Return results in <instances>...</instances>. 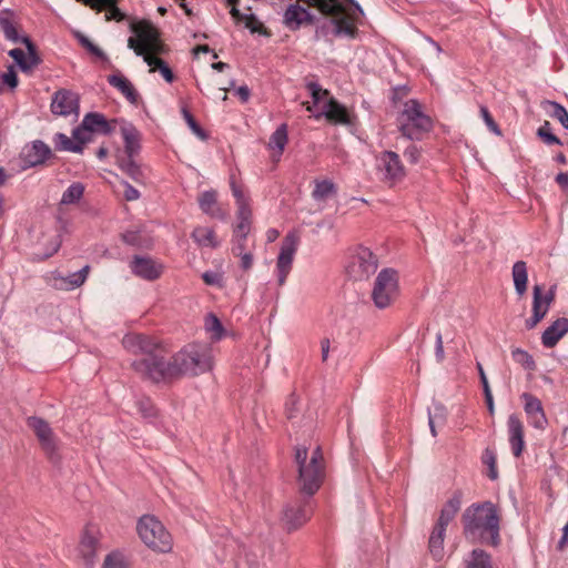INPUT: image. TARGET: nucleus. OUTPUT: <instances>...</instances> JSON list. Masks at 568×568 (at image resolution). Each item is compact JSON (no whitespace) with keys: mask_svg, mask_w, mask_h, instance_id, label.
Listing matches in <instances>:
<instances>
[{"mask_svg":"<svg viewBox=\"0 0 568 568\" xmlns=\"http://www.w3.org/2000/svg\"><path fill=\"white\" fill-rule=\"evenodd\" d=\"M568 333V318H557L548 326L541 335V343L545 347L551 348Z\"/></svg>","mask_w":568,"mask_h":568,"instance_id":"22","label":"nucleus"},{"mask_svg":"<svg viewBox=\"0 0 568 568\" xmlns=\"http://www.w3.org/2000/svg\"><path fill=\"white\" fill-rule=\"evenodd\" d=\"M98 542L97 537L91 532V530L87 529L80 542V552L88 568H93L95 564Z\"/></svg>","mask_w":568,"mask_h":568,"instance_id":"25","label":"nucleus"},{"mask_svg":"<svg viewBox=\"0 0 568 568\" xmlns=\"http://www.w3.org/2000/svg\"><path fill=\"white\" fill-rule=\"evenodd\" d=\"M515 291L519 296H523L527 291L528 273L527 264L524 261H517L511 270Z\"/></svg>","mask_w":568,"mask_h":568,"instance_id":"30","label":"nucleus"},{"mask_svg":"<svg viewBox=\"0 0 568 568\" xmlns=\"http://www.w3.org/2000/svg\"><path fill=\"white\" fill-rule=\"evenodd\" d=\"M523 408L527 417L528 424L538 430L544 432L548 426V418L546 416L541 400L531 393H523L520 395Z\"/></svg>","mask_w":568,"mask_h":568,"instance_id":"11","label":"nucleus"},{"mask_svg":"<svg viewBox=\"0 0 568 568\" xmlns=\"http://www.w3.org/2000/svg\"><path fill=\"white\" fill-rule=\"evenodd\" d=\"M342 19V34L349 39H355L358 34V30L355 26L349 23L345 18Z\"/></svg>","mask_w":568,"mask_h":568,"instance_id":"60","label":"nucleus"},{"mask_svg":"<svg viewBox=\"0 0 568 568\" xmlns=\"http://www.w3.org/2000/svg\"><path fill=\"white\" fill-rule=\"evenodd\" d=\"M325 116L329 122L345 126H354L356 116L334 98H327L322 105V111L315 115L316 119Z\"/></svg>","mask_w":568,"mask_h":568,"instance_id":"14","label":"nucleus"},{"mask_svg":"<svg viewBox=\"0 0 568 568\" xmlns=\"http://www.w3.org/2000/svg\"><path fill=\"white\" fill-rule=\"evenodd\" d=\"M108 82L118 89L131 103H136L139 94L132 83L122 74L115 73L108 77Z\"/></svg>","mask_w":568,"mask_h":568,"instance_id":"26","label":"nucleus"},{"mask_svg":"<svg viewBox=\"0 0 568 568\" xmlns=\"http://www.w3.org/2000/svg\"><path fill=\"white\" fill-rule=\"evenodd\" d=\"M303 7L298 3H291L283 13V23L291 31L298 30L303 24Z\"/></svg>","mask_w":568,"mask_h":568,"instance_id":"28","label":"nucleus"},{"mask_svg":"<svg viewBox=\"0 0 568 568\" xmlns=\"http://www.w3.org/2000/svg\"><path fill=\"white\" fill-rule=\"evenodd\" d=\"M463 535L470 544L491 547L500 545V516L491 501L475 503L462 515Z\"/></svg>","mask_w":568,"mask_h":568,"instance_id":"3","label":"nucleus"},{"mask_svg":"<svg viewBox=\"0 0 568 568\" xmlns=\"http://www.w3.org/2000/svg\"><path fill=\"white\" fill-rule=\"evenodd\" d=\"M50 109L54 115L59 116L78 115L80 110L78 93L67 89L55 91L52 95Z\"/></svg>","mask_w":568,"mask_h":568,"instance_id":"13","label":"nucleus"},{"mask_svg":"<svg viewBox=\"0 0 568 568\" xmlns=\"http://www.w3.org/2000/svg\"><path fill=\"white\" fill-rule=\"evenodd\" d=\"M102 568H128V564L124 556L115 551L105 557Z\"/></svg>","mask_w":568,"mask_h":568,"instance_id":"51","label":"nucleus"},{"mask_svg":"<svg viewBox=\"0 0 568 568\" xmlns=\"http://www.w3.org/2000/svg\"><path fill=\"white\" fill-rule=\"evenodd\" d=\"M144 61L151 67V72L159 71L164 80L169 83L173 82L174 74L166 62L160 58L154 57L153 54H145Z\"/></svg>","mask_w":568,"mask_h":568,"instance_id":"32","label":"nucleus"},{"mask_svg":"<svg viewBox=\"0 0 568 568\" xmlns=\"http://www.w3.org/2000/svg\"><path fill=\"white\" fill-rule=\"evenodd\" d=\"M287 140V125L283 123L270 136L268 148L277 151L278 155H281L285 149Z\"/></svg>","mask_w":568,"mask_h":568,"instance_id":"33","label":"nucleus"},{"mask_svg":"<svg viewBox=\"0 0 568 568\" xmlns=\"http://www.w3.org/2000/svg\"><path fill=\"white\" fill-rule=\"evenodd\" d=\"M122 345L131 353H141L142 358L132 362L133 369L153 383L168 382L181 375H200L212 368L213 352L205 344H190L178 352L171 361L165 351L152 337L143 334H126Z\"/></svg>","mask_w":568,"mask_h":568,"instance_id":"1","label":"nucleus"},{"mask_svg":"<svg viewBox=\"0 0 568 568\" xmlns=\"http://www.w3.org/2000/svg\"><path fill=\"white\" fill-rule=\"evenodd\" d=\"M138 406L142 416L150 423L155 424V419L158 418V410L153 404L149 399H142L138 403Z\"/></svg>","mask_w":568,"mask_h":568,"instance_id":"49","label":"nucleus"},{"mask_svg":"<svg viewBox=\"0 0 568 568\" xmlns=\"http://www.w3.org/2000/svg\"><path fill=\"white\" fill-rule=\"evenodd\" d=\"M465 568H494L491 556L484 549H473L464 559Z\"/></svg>","mask_w":568,"mask_h":568,"instance_id":"29","label":"nucleus"},{"mask_svg":"<svg viewBox=\"0 0 568 568\" xmlns=\"http://www.w3.org/2000/svg\"><path fill=\"white\" fill-rule=\"evenodd\" d=\"M28 426L34 432L42 449L53 457L57 452V439L49 423L40 417H29L27 420Z\"/></svg>","mask_w":568,"mask_h":568,"instance_id":"15","label":"nucleus"},{"mask_svg":"<svg viewBox=\"0 0 568 568\" xmlns=\"http://www.w3.org/2000/svg\"><path fill=\"white\" fill-rule=\"evenodd\" d=\"M483 465L487 466L488 473L487 476L491 480H496L498 478V469H497V456L496 452L489 447H487L481 455Z\"/></svg>","mask_w":568,"mask_h":568,"instance_id":"37","label":"nucleus"},{"mask_svg":"<svg viewBox=\"0 0 568 568\" xmlns=\"http://www.w3.org/2000/svg\"><path fill=\"white\" fill-rule=\"evenodd\" d=\"M306 88H307L308 92L311 93V97L313 99V103L315 105L320 104L321 101L324 98H327L328 94H329L328 91L327 90H323L322 87L317 82H308L306 84Z\"/></svg>","mask_w":568,"mask_h":568,"instance_id":"52","label":"nucleus"},{"mask_svg":"<svg viewBox=\"0 0 568 568\" xmlns=\"http://www.w3.org/2000/svg\"><path fill=\"white\" fill-rule=\"evenodd\" d=\"M377 257L367 247L359 246L347 265L349 276L356 281L367 278L377 270Z\"/></svg>","mask_w":568,"mask_h":568,"instance_id":"9","label":"nucleus"},{"mask_svg":"<svg viewBox=\"0 0 568 568\" xmlns=\"http://www.w3.org/2000/svg\"><path fill=\"white\" fill-rule=\"evenodd\" d=\"M89 268L90 267L88 265H85L81 270H79V271L70 274L68 277L63 278V282L65 283V288L73 290L75 287L81 286L88 277Z\"/></svg>","mask_w":568,"mask_h":568,"instance_id":"44","label":"nucleus"},{"mask_svg":"<svg viewBox=\"0 0 568 568\" xmlns=\"http://www.w3.org/2000/svg\"><path fill=\"white\" fill-rule=\"evenodd\" d=\"M240 258V267L247 272L253 267L254 264V255L252 250H248L247 252H243L241 255H235Z\"/></svg>","mask_w":568,"mask_h":568,"instance_id":"58","label":"nucleus"},{"mask_svg":"<svg viewBox=\"0 0 568 568\" xmlns=\"http://www.w3.org/2000/svg\"><path fill=\"white\" fill-rule=\"evenodd\" d=\"M205 328L212 334L211 337L214 341H220L224 334V328L221 321L213 313L206 315Z\"/></svg>","mask_w":568,"mask_h":568,"instance_id":"40","label":"nucleus"},{"mask_svg":"<svg viewBox=\"0 0 568 568\" xmlns=\"http://www.w3.org/2000/svg\"><path fill=\"white\" fill-rule=\"evenodd\" d=\"M78 2L90 7L93 10H97L98 12H101L102 10L106 9L108 12L105 14V20H116L120 21L124 18V14L121 12V10L116 7V3L119 0H77Z\"/></svg>","mask_w":568,"mask_h":568,"instance_id":"23","label":"nucleus"},{"mask_svg":"<svg viewBox=\"0 0 568 568\" xmlns=\"http://www.w3.org/2000/svg\"><path fill=\"white\" fill-rule=\"evenodd\" d=\"M123 186H124L123 196L126 201H135V200L140 199V196H141L140 192L135 187H133L131 184H129L128 182H123Z\"/></svg>","mask_w":568,"mask_h":568,"instance_id":"62","label":"nucleus"},{"mask_svg":"<svg viewBox=\"0 0 568 568\" xmlns=\"http://www.w3.org/2000/svg\"><path fill=\"white\" fill-rule=\"evenodd\" d=\"M14 16V11H12L11 9H2L0 11V29L2 30L6 39L13 43H23L27 48V55H40L36 44L31 41L29 37L19 36Z\"/></svg>","mask_w":568,"mask_h":568,"instance_id":"10","label":"nucleus"},{"mask_svg":"<svg viewBox=\"0 0 568 568\" xmlns=\"http://www.w3.org/2000/svg\"><path fill=\"white\" fill-rule=\"evenodd\" d=\"M0 80L2 85L7 84L10 89L18 87V77L12 65L8 67L7 72L0 75Z\"/></svg>","mask_w":568,"mask_h":568,"instance_id":"56","label":"nucleus"},{"mask_svg":"<svg viewBox=\"0 0 568 568\" xmlns=\"http://www.w3.org/2000/svg\"><path fill=\"white\" fill-rule=\"evenodd\" d=\"M132 31L139 38L141 44L145 48L146 53L159 52L161 43L159 41L156 29L146 21L132 26Z\"/></svg>","mask_w":568,"mask_h":568,"instance_id":"17","label":"nucleus"},{"mask_svg":"<svg viewBox=\"0 0 568 568\" xmlns=\"http://www.w3.org/2000/svg\"><path fill=\"white\" fill-rule=\"evenodd\" d=\"M295 463L297 465V483L303 495L286 504L282 520L288 531L304 525L313 511L312 496L320 489L324 479V459L321 447L317 446L308 455L306 447H296Z\"/></svg>","mask_w":568,"mask_h":568,"instance_id":"2","label":"nucleus"},{"mask_svg":"<svg viewBox=\"0 0 568 568\" xmlns=\"http://www.w3.org/2000/svg\"><path fill=\"white\" fill-rule=\"evenodd\" d=\"M404 156L410 162V163H417L420 156V151L416 145H409L405 152Z\"/></svg>","mask_w":568,"mask_h":568,"instance_id":"63","label":"nucleus"},{"mask_svg":"<svg viewBox=\"0 0 568 568\" xmlns=\"http://www.w3.org/2000/svg\"><path fill=\"white\" fill-rule=\"evenodd\" d=\"M131 270L134 275L148 281H154L162 274V265L146 256H134Z\"/></svg>","mask_w":568,"mask_h":568,"instance_id":"18","label":"nucleus"},{"mask_svg":"<svg viewBox=\"0 0 568 568\" xmlns=\"http://www.w3.org/2000/svg\"><path fill=\"white\" fill-rule=\"evenodd\" d=\"M479 113H480V116L484 120L485 124L487 125L488 130L496 135H501V131H500L498 124L495 122L494 118L491 116L487 106L480 105Z\"/></svg>","mask_w":568,"mask_h":568,"instance_id":"53","label":"nucleus"},{"mask_svg":"<svg viewBox=\"0 0 568 568\" xmlns=\"http://www.w3.org/2000/svg\"><path fill=\"white\" fill-rule=\"evenodd\" d=\"M90 133L87 129L83 128V122L72 131V138L75 140L74 144H80L83 149V145L91 140Z\"/></svg>","mask_w":568,"mask_h":568,"instance_id":"55","label":"nucleus"},{"mask_svg":"<svg viewBox=\"0 0 568 568\" xmlns=\"http://www.w3.org/2000/svg\"><path fill=\"white\" fill-rule=\"evenodd\" d=\"M446 528L435 525L428 540L429 552L437 561L444 557V540Z\"/></svg>","mask_w":568,"mask_h":568,"instance_id":"27","label":"nucleus"},{"mask_svg":"<svg viewBox=\"0 0 568 568\" xmlns=\"http://www.w3.org/2000/svg\"><path fill=\"white\" fill-rule=\"evenodd\" d=\"M555 295L556 286H551L547 293L542 292V287L540 285H535L532 288V301H536L537 298L539 306H551L555 301Z\"/></svg>","mask_w":568,"mask_h":568,"instance_id":"45","label":"nucleus"},{"mask_svg":"<svg viewBox=\"0 0 568 568\" xmlns=\"http://www.w3.org/2000/svg\"><path fill=\"white\" fill-rule=\"evenodd\" d=\"M337 189L335 184L329 180L316 181L315 187L312 192V196L315 201H324L327 197L335 195Z\"/></svg>","mask_w":568,"mask_h":568,"instance_id":"35","label":"nucleus"},{"mask_svg":"<svg viewBox=\"0 0 568 568\" xmlns=\"http://www.w3.org/2000/svg\"><path fill=\"white\" fill-rule=\"evenodd\" d=\"M300 244V236L295 232H288L282 241L276 260V275L278 285H284L290 274L295 253Z\"/></svg>","mask_w":568,"mask_h":568,"instance_id":"8","label":"nucleus"},{"mask_svg":"<svg viewBox=\"0 0 568 568\" xmlns=\"http://www.w3.org/2000/svg\"><path fill=\"white\" fill-rule=\"evenodd\" d=\"M52 156L51 148L42 140H34L27 143L21 153L20 159L22 169H31L44 164Z\"/></svg>","mask_w":568,"mask_h":568,"instance_id":"12","label":"nucleus"},{"mask_svg":"<svg viewBox=\"0 0 568 568\" xmlns=\"http://www.w3.org/2000/svg\"><path fill=\"white\" fill-rule=\"evenodd\" d=\"M53 142L58 151L82 153V148L80 146V144H74V142L64 133H55Z\"/></svg>","mask_w":568,"mask_h":568,"instance_id":"38","label":"nucleus"},{"mask_svg":"<svg viewBox=\"0 0 568 568\" xmlns=\"http://www.w3.org/2000/svg\"><path fill=\"white\" fill-rule=\"evenodd\" d=\"M181 113L183 115V119L185 120L187 126L192 131L194 135H196L200 140L205 141L207 139V133L204 131V129L201 128V125L195 121L192 113L187 110L186 106L181 108Z\"/></svg>","mask_w":568,"mask_h":568,"instance_id":"42","label":"nucleus"},{"mask_svg":"<svg viewBox=\"0 0 568 568\" xmlns=\"http://www.w3.org/2000/svg\"><path fill=\"white\" fill-rule=\"evenodd\" d=\"M376 169L382 174V181L393 186L402 182L406 175L399 155L394 151H383L376 158Z\"/></svg>","mask_w":568,"mask_h":568,"instance_id":"7","label":"nucleus"},{"mask_svg":"<svg viewBox=\"0 0 568 568\" xmlns=\"http://www.w3.org/2000/svg\"><path fill=\"white\" fill-rule=\"evenodd\" d=\"M192 239L200 245L206 247H216L219 242L215 240V233L207 227H196L192 232Z\"/></svg>","mask_w":568,"mask_h":568,"instance_id":"34","label":"nucleus"},{"mask_svg":"<svg viewBox=\"0 0 568 568\" xmlns=\"http://www.w3.org/2000/svg\"><path fill=\"white\" fill-rule=\"evenodd\" d=\"M23 63H24L26 68L22 65V67H20V70L23 73H30V72H32V70L34 68H37L38 65H40L42 63V59L40 55L32 57V55L24 54Z\"/></svg>","mask_w":568,"mask_h":568,"instance_id":"57","label":"nucleus"},{"mask_svg":"<svg viewBox=\"0 0 568 568\" xmlns=\"http://www.w3.org/2000/svg\"><path fill=\"white\" fill-rule=\"evenodd\" d=\"M128 47L130 49H132L136 55H141L144 58V55L148 54L145 52V48L141 44V42L139 41V38L136 36L130 37L128 39Z\"/></svg>","mask_w":568,"mask_h":568,"instance_id":"61","label":"nucleus"},{"mask_svg":"<svg viewBox=\"0 0 568 568\" xmlns=\"http://www.w3.org/2000/svg\"><path fill=\"white\" fill-rule=\"evenodd\" d=\"M120 124V132L124 143L125 156H136L141 150L140 131L131 122L121 120Z\"/></svg>","mask_w":568,"mask_h":568,"instance_id":"19","label":"nucleus"},{"mask_svg":"<svg viewBox=\"0 0 568 568\" xmlns=\"http://www.w3.org/2000/svg\"><path fill=\"white\" fill-rule=\"evenodd\" d=\"M141 540L151 549L159 552H169L172 549V538L163 524L154 516L144 515L136 526Z\"/></svg>","mask_w":568,"mask_h":568,"instance_id":"4","label":"nucleus"},{"mask_svg":"<svg viewBox=\"0 0 568 568\" xmlns=\"http://www.w3.org/2000/svg\"><path fill=\"white\" fill-rule=\"evenodd\" d=\"M230 13H231L232 18L235 19L236 21H244L245 28L250 29L251 32L254 33L257 31V28L255 26L256 18L254 14L242 13L236 7H232Z\"/></svg>","mask_w":568,"mask_h":568,"instance_id":"47","label":"nucleus"},{"mask_svg":"<svg viewBox=\"0 0 568 568\" xmlns=\"http://www.w3.org/2000/svg\"><path fill=\"white\" fill-rule=\"evenodd\" d=\"M427 414L428 418H432L439 426H443L447 420V410L440 403H435L433 410L428 409Z\"/></svg>","mask_w":568,"mask_h":568,"instance_id":"50","label":"nucleus"},{"mask_svg":"<svg viewBox=\"0 0 568 568\" xmlns=\"http://www.w3.org/2000/svg\"><path fill=\"white\" fill-rule=\"evenodd\" d=\"M199 206L203 213L219 220H226L227 213L217 204V194L214 190H207L200 194Z\"/></svg>","mask_w":568,"mask_h":568,"instance_id":"21","label":"nucleus"},{"mask_svg":"<svg viewBox=\"0 0 568 568\" xmlns=\"http://www.w3.org/2000/svg\"><path fill=\"white\" fill-rule=\"evenodd\" d=\"M119 166L123 173L130 176L138 183H143L145 180L141 166L134 161V156H123L119 160Z\"/></svg>","mask_w":568,"mask_h":568,"instance_id":"31","label":"nucleus"},{"mask_svg":"<svg viewBox=\"0 0 568 568\" xmlns=\"http://www.w3.org/2000/svg\"><path fill=\"white\" fill-rule=\"evenodd\" d=\"M399 131L409 140H419L425 132L432 129V120L424 114L416 100L405 103L399 116Z\"/></svg>","mask_w":568,"mask_h":568,"instance_id":"5","label":"nucleus"},{"mask_svg":"<svg viewBox=\"0 0 568 568\" xmlns=\"http://www.w3.org/2000/svg\"><path fill=\"white\" fill-rule=\"evenodd\" d=\"M398 276L393 268H383L375 278L372 300L377 308L388 307L398 296Z\"/></svg>","mask_w":568,"mask_h":568,"instance_id":"6","label":"nucleus"},{"mask_svg":"<svg viewBox=\"0 0 568 568\" xmlns=\"http://www.w3.org/2000/svg\"><path fill=\"white\" fill-rule=\"evenodd\" d=\"M546 105L551 108V111H548L549 115L557 121L560 122V124L568 130V112L560 103L556 101H545Z\"/></svg>","mask_w":568,"mask_h":568,"instance_id":"41","label":"nucleus"},{"mask_svg":"<svg viewBox=\"0 0 568 568\" xmlns=\"http://www.w3.org/2000/svg\"><path fill=\"white\" fill-rule=\"evenodd\" d=\"M202 278L207 285L221 286L222 275L214 271H206L202 274Z\"/></svg>","mask_w":568,"mask_h":568,"instance_id":"59","label":"nucleus"},{"mask_svg":"<svg viewBox=\"0 0 568 568\" xmlns=\"http://www.w3.org/2000/svg\"><path fill=\"white\" fill-rule=\"evenodd\" d=\"M83 128L91 133L110 135L114 131V124L118 120L108 121V119L99 112H89L83 119Z\"/></svg>","mask_w":568,"mask_h":568,"instance_id":"20","label":"nucleus"},{"mask_svg":"<svg viewBox=\"0 0 568 568\" xmlns=\"http://www.w3.org/2000/svg\"><path fill=\"white\" fill-rule=\"evenodd\" d=\"M511 357L513 359L521 365L525 369L532 371L536 367V363L532 358V356L521 348H515L511 351Z\"/></svg>","mask_w":568,"mask_h":568,"instance_id":"46","label":"nucleus"},{"mask_svg":"<svg viewBox=\"0 0 568 568\" xmlns=\"http://www.w3.org/2000/svg\"><path fill=\"white\" fill-rule=\"evenodd\" d=\"M248 250V237L232 236L231 252L233 255H241L243 252H247Z\"/></svg>","mask_w":568,"mask_h":568,"instance_id":"54","label":"nucleus"},{"mask_svg":"<svg viewBox=\"0 0 568 568\" xmlns=\"http://www.w3.org/2000/svg\"><path fill=\"white\" fill-rule=\"evenodd\" d=\"M78 42L92 55L95 58L109 62L108 55L103 52L102 49H100L98 45H95L87 36L82 33L77 34Z\"/></svg>","mask_w":568,"mask_h":568,"instance_id":"43","label":"nucleus"},{"mask_svg":"<svg viewBox=\"0 0 568 568\" xmlns=\"http://www.w3.org/2000/svg\"><path fill=\"white\" fill-rule=\"evenodd\" d=\"M507 434L510 450L514 457L519 458L526 447L525 427L516 414H511L507 419Z\"/></svg>","mask_w":568,"mask_h":568,"instance_id":"16","label":"nucleus"},{"mask_svg":"<svg viewBox=\"0 0 568 568\" xmlns=\"http://www.w3.org/2000/svg\"><path fill=\"white\" fill-rule=\"evenodd\" d=\"M550 306H539L538 301H532V314L526 320L525 325L527 329H532L536 325L547 315Z\"/></svg>","mask_w":568,"mask_h":568,"instance_id":"39","label":"nucleus"},{"mask_svg":"<svg viewBox=\"0 0 568 568\" xmlns=\"http://www.w3.org/2000/svg\"><path fill=\"white\" fill-rule=\"evenodd\" d=\"M462 491H455L453 496L443 506L438 520L435 525L447 528L449 523L454 519L462 506Z\"/></svg>","mask_w":568,"mask_h":568,"instance_id":"24","label":"nucleus"},{"mask_svg":"<svg viewBox=\"0 0 568 568\" xmlns=\"http://www.w3.org/2000/svg\"><path fill=\"white\" fill-rule=\"evenodd\" d=\"M84 193V185L81 182H74L68 186L61 197V204L70 205L78 203Z\"/></svg>","mask_w":568,"mask_h":568,"instance_id":"36","label":"nucleus"},{"mask_svg":"<svg viewBox=\"0 0 568 568\" xmlns=\"http://www.w3.org/2000/svg\"><path fill=\"white\" fill-rule=\"evenodd\" d=\"M537 135L547 145H551V144H559V145H561L562 144L560 139L558 136H556L554 133H551V131H550V123L548 121H545V123L541 126L538 128Z\"/></svg>","mask_w":568,"mask_h":568,"instance_id":"48","label":"nucleus"},{"mask_svg":"<svg viewBox=\"0 0 568 568\" xmlns=\"http://www.w3.org/2000/svg\"><path fill=\"white\" fill-rule=\"evenodd\" d=\"M236 217H237V220H243V221L252 217V211L250 209L248 202L237 204Z\"/></svg>","mask_w":568,"mask_h":568,"instance_id":"64","label":"nucleus"}]
</instances>
